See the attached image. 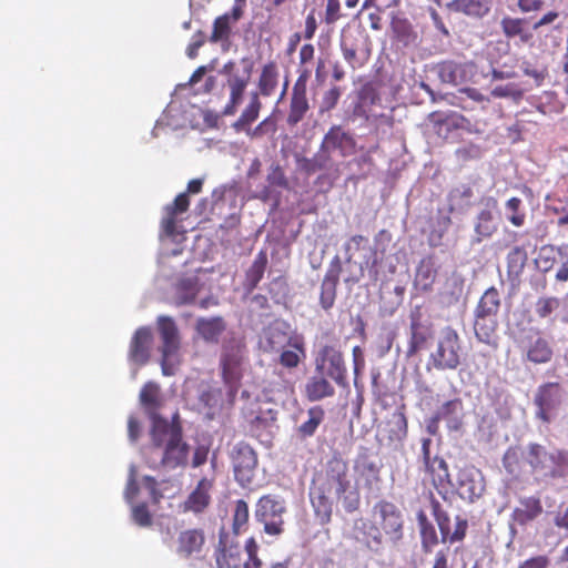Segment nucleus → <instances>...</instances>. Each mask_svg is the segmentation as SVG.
Wrapping results in <instances>:
<instances>
[{
  "label": "nucleus",
  "mask_w": 568,
  "mask_h": 568,
  "mask_svg": "<svg viewBox=\"0 0 568 568\" xmlns=\"http://www.w3.org/2000/svg\"><path fill=\"white\" fill-rule=\"evenodd\" d=\"M140 403L151 420L150 443L143 450L146 465L155 470L185 466L190 447L183 440L179 414L169 422L158 413L162 405L160 386L154 382L145 383L140 392Z\"/></svg>",
  "instance_id": "obj_1"
},
{
  "label": "nucleus",
  "mask_w": 568,
  "mask_h": 568,
  "mask_svg": "<svg viewBox=\"0 0 568 568\" xmlns=\"http://www.w3.org/2000/svg\"><path fill=\"white\" fill-rule=\"evenodd\" d=\"M346 465L339 460H333L324 471L317 473L310 487V499L314 509L315 518L321 525L331 521L333 513V499L343 498V506L346 513L355 510L353 493L349 490Z\"/></svg>",
  "instance_id": "obj_2"
},
{
  "label": "nucleus",
  "mask_w": 568,
  "mask_h": 568,
  "mask_svg": "<svg viewBox=\"0 0 568 568\" xmlns=\"http://www.w3.org/2000/svg\"><path fill=\"white\" fill-rule=\"evenodd\" d=\"M377 525L382 526L392 541H397L403 536V518L398 508L387 501L376 504L372 511V519H362L361 536L357 535V541L373 552H379L383 549V535Z\"/></svg>",
  "instance_id": "obj_3"
},
{
  "label": "nucleus",
  "mask_w": 568,
  "mask_h": 568,
  "mask_svg": "<svg viewBox=\"0 0 568 568\" xmlns=\"http://www.w3.org/2000/svg\"><path fill=\"white\" fill-rule=\"evenodd\" d=\"M521 455L537 481L561 479L568 476V450L529 443Z\"/></svg>",
  "instance_id": "obj_4"
},
{
  "label": "nucleus",
  "mask_w": 568,
  "mask_h": 568,
  "mask_svg": "<svg viewBox=\"0 0 568 568\" xmlns=\"http://www.w3.org/2000/svg\"><path fill=\"white\" fill-rule=\"evenodd\" d=\"M156 329L161 339V368L165 376L175 374L179 364L178 353L181 346V338L176 323L166 315L156 318Z\"/></svg>",
  "instance_id": "obj_5"
},
{
  "label": "nucleus",
  "mask_w": 568,
  "mask_h": 568,
  "mask_svg": "<svg viewBox=\"0 0 568 568\" xmlns=\"http://www.w3.org/2000/svg\"><path fill=\"white\" fill-rule=\"evenodd\" d=\"M462 346L458 334L450 327L442 331L436 349L430 354L428 368L433 365L438 371H454L460 364Z\"/></svg>",
  "instance_id": "obj_6"
},
{
  "label": "nucleus",
  "mask_w": 568,
  "mask_h": 568,
  "mask_svg": "<svg viewBox=\"0 0 568 568\" xmlns=\"http://www.w3.org/2000/svg\"><path fill=\"white\" fill-rule=\"evenodd\" d=\"M286 513L284 500L274 495L262 496L256 504L255 518L264 525V531L271 536L283 532V515Z\"/></svg>",
  "instance_id": "obj_7"
},
{
  "label": "nucleus",
  "mask_w": 568,
  "mask_h": 568,
  "mask_svg": "<svg viewBox=\"0 0 568 568\" xmlns=\"http://www.w3.org/2000/svg\"><path fill=\"white\" fill-rule=\"evenodd\" d=\"M515 342L525 352L526 359L534 364H547L554 356L550 343L532 327L523 329Z\"/></svg>",
  "instance_id": "obj_8"
},
{
  "label": "nucleus",
  "mask_w": 568,
  "mask_h": 568,
  "mask_svg": "<svg viewBox=\"0 0 568 568\" xmlns=\"http://www.w3.org/2000/svg\"><path fill=\"white\" fill-rule=\"evenodd\" d=\"M220 73L226 77L225 85L230 91V98L224 106L223 114L233 115L243 101L245 90L250 83L251 70L248 69L245 73L239 74L236 62L230 60L222 67Z\"/></svg>",
  "instance_id": "obj_9"
},
{
  "label": "nucleus",
  "mask_w": 568,
  "mask_h": 568,
  "mask_svg": "<svg viewBox=\"0 0 568 568\" xmlns=\"http://www.w3.org/2000/svg\"><path fill=\"white\" fill-rule=\"evenodd\" d=\"M244 358V346L232 341L223 345L220 367L224 384L236 390L242 378V363Z\"/></svg>",
  "instance_id": "obj_10"
},
{
  "label": "nucleus",
  "mask_w": 568,
  "mask_h": 568,
  "mask_svg": "<svg viewBox=\"0 0 568 568\" xmlns=\"http://www.w3.org/2000/svg\"><path fill=\"white\" fill-rule=\"evenodd\" d=\"M450 487L456 489L462 499L474 503L485 491V478L475 466H465L457 471Z\"/></svg>",
  "instance_id": "obj_11"
},
{
  "label": "nucleus",
  "mask_w": 568,
  "mask_h": 568,
  "mask_svg": "<svg viewBox=\"0 0 568 568\" xmlns=\"http://www.w3.org/2000/svg\"><path fill=\"white\" fill-rule=\"evenodd\" d=\"M478 203L480 207L474 219V235L470 239L473 246L490 239L497 231V223L494 216L497 210V200L493 196H483Z\"/></svg>",
  "instance_id": "obj_12"
},
{
  "label": "nucleus",
  "mask_w": 568,
  "mask_h": 568,
  "mask_svg": "<svg viewBox=\"0 0 568 568\" xmlns=\"http://www.w3.org/2000/svg\"><path fill=\"white\" fill-rule=\"evenodd\" d=\"M235 480L247 487L253 483L257 457L254 449L246 443H237L231 454Z\"/></svg>",
  "instance_id": "obj_13"
},
{
  "label": "nucleus",
  "mask_w": 568,
  "mask_h": 568,
  "mask_svg": "<svg viewBox=\"0 0 568 568\" xmlns=\"http://www.w3.org/2000/svg\"><path fill=\"white\" fill-rule=\"evenodd\" d=\"M561 404L560 386L558 383H545L540 385L534 397L536 406L535 417L545 424H550L555 412Z\"/></svg>",
  "instance_id": "obj_14"
},
{
  "label": "nucleus",
  "mask_w": 568,
  "mask_h": 568,
  "mask_svg": "<svg viewBox=\"0 0 568 568\" xmlns=\"http://www.w3.org/2000/svg\"><path fill=\"white\" fill-rule=\"evenodd\" d=\"M316 371L346 386V367L342 353L333 346H324L315 361Z\"/></svg>",
  "instance_id": "obj_15"
},
{
  "label": "nucleus",
  "mask_w": 568,
  "mask_h": 568,
  "mask_svg": "<svg viewBox=\"0 0 568 568\" xmlns=\"http://www.w3.org/2000/svg\"><path fill=\"white\" fill-rule=\"evenodd\" d=\"M311 77V70L303 68L300 70L298 78L294 83L290 103V112L286 119L288 125L294 126L301 122L308 111V101L306 97V83Z\"/></svg>",
  "instance_id": "obj_16"
},
{
  "label": "nucleus",
  "mask_w": 568,
  "mask_h": 568,
  "mask_svg": "<svg viewBox=\"0 0 568 568\" xmlns=\"http://www.w3.org/2000/svg\"><path fill=\"white\" fill-rule=\"evenodd\" d=\"M213 487V478L202 477L185 500L180 504V510L184 514H203L212 503L211 491Z\"/></svg>",
  "instance_id": "obj_17"
},
{
  "label": "nucleus",
  "mask_w": 568,
  "mask_h": 568,
  "mask_svg": "<svg viewBox=\"0 0 568 568\" xmlns=\"http://www.w3.org/2000/svg\"><path fill=\"white\" fill-rule=\"evenodd\" d=\"M297 349L305 355L304 343L298 337H292L281 324H274L266 328L264 333V349L266 352L280 353L285 347Z\"/></svg>",
  "instance_id": "obj_18"
},
{
  "label": "nucleus",
  "mask_w": 568,
  "mask_h": 568,
  "mask_svg": "<svg viewBox=\"0 0 568 568\" xmlns=\"http://www.w3.org/2000/svg\"><path fill=\"white\" fill-rule=\"evenodd\" d=\"M321 150L327 154L337 152L342 156H347L355 152V140L341 126H333L325 134Z\"/></svg>",
  "instance_id": "obj_19"
},
{
  "label": "nucleus",
  "mask_w": 568,
  "mask_h": 568,
  "mask_svg": "<svg viewBox=\"0 0 568 568\" xmlns=\"http://www.w3.org/2000/svg\"><path fill=\"white\" fill-rule=\"evenodd\" d=\"M205 545L203 529L190 528L182 530L176 540V554L184 559L197 557Z\"/></svg>",
  "instance_id": "obj_20"
},
{
  "label": "nucleus",
  "mask_w": 568,
  "mask_h": 568,
  "mask_svg": "<svg viewBox=\"0 0 568 568\" xmlns=\"http://www.w3.org/2000/svg\"><path fill=\"white\" fill-rule=\"evenodd\" d=\"M153 334L150 327L142 326L135 331L131 338L129 358L135 364L144 365L150 358Z\"/></svg>",
  "instance_id": "obj_21"
},
{
  "label": "nucleus",
  "mask_w": 568,
  "mask_h": 568,
  "mask_svg": "<svg viewBox=\"0 0 568 568\" xmlns=\"http://www.w3.org/2000/svg\"><path fill=\"white\" fill-rule=\"evenodd\" d=\"M190 206V199L186 193H180L173 201L164 207L165 215L161 221L164 233L173 236L176 232V216L185 213Z\"/></svg>",
  "instance_id": "obj_22"
},
{
  "label": "nucleus",
  "mask_w": 568,
  "mask_h": 568,
  "mask_svg": "<svg viewBox=\"0 0 568 568\" xmlns=\"http://www.w3.org/2000/svg\"><path fill=\"white\" fill-rule=\"evenodd\" d=\"M497 326L498 322L496 316L475 314L474 332L476 338L484 344L491 347H497Z\"/></svg>",
  "instance_id": "obj_23"
},
{
  "label": "nucleus",
  "mask_w": 568,
  "mask_h": 568,
  "mask_svg": "<svg viewBox=\"0 0 568 568\" xmlns=\"http://www.w3.org/2000/svg\"><path fill=\"white\" fill-rule=\"evenodd\" d=\"M476 203L474 189L469 184H460L448 194L450 212L466 213Z\"/></svg>",
  "instance_id": "obj_24"
},
{
  "label": "nucleus",
  "mask_w": 568,
  "mask_h": 568,
  "mask_svg": "<svg viewBox=\"0 0 568 568\" xmlns=\"http://www.w3.org/2000/svg\"><path fill=\"white\" fill-rule=\"evenodd\" d=\"M379 434L390 442L403 439L407 434L405 415L398 409L392 412L388 418L379 425Z\"/></svg>",
  "instance_id": "obj_25"
},
{
  "label": "nucleus",
  "mask_w": 568,
  "mask_h": 568,
  "mask_svg": "<svg viewBox=\"0 0 568 568\" xmlns=\"http://www.w3.org/2000/svg\"><path fill=\"white\" fill-rule=\"evenodd\" d=\"M419 317L418 312L410 314V339L407 349V356L409 357L423 349L432 335L429 326L423 324Z\"/></svg>",
  "instance_id": "obj_26"
},
{
  "label": "nucleus",
  "mask_w": 568,
  "mask_h": 568,
  "mask_svg": "<svg viewBox=\"0 0 568 568\" xmlns=\"http://www.w3.org/2000/svg\"><path fill=\"white\" fill-rule=\"evenodd\" d=\"M278 79H280V71L277 62L274 60H271L266 62L262 69L261 73L257 80V89L258 94L263 97H270L272 95L277 85H278Z\"/></svg>",
  "instance_id": "obj_27"
},
{
  "label": "nucleus",
  "mask_w": 568,
  "mask_h": 568,
  "mask_svg": "<svg viewBox=\"0 0 568 568\" xmlns=\"http://www.w3.org/2000/svg\"><path fill=\"white\" fill-rule=\"evenodd\" d=\"M226 325L222 317H201L196 321L197 334L207 343H217Z\"/></svg>",
  "instance_id": "obj_28"
},
{
  "label": "nucleus",
  "mask_w": 568,
  "mask_h": 568,
  "mask_svg": "<svg viewBox=\"0 0 568 568\" xmlns=\"http://www.w3.org/2000/svg\"><path fill=\"white\" fill-rule=\"evenodd\" d=\"M438 78L443 83L458 85L466 81V67L454 61H444L436 67Z\"/></svg>",
  "instance_id": "obj_29"
},
{
  "label": "nucleus",
  "mask_w": 568,
  "mask_h": 568,
  "mask_svg": "<svg viewBox=\"0 0 568 568\" xmlns=\"http://www.w3.org/2000/svg\"><path fill=\"white\" fill-rule=\"evenodd\" d=\"M437 276L435 263L430 257L423 258L416 270L414 285L422 292L432 290Z\"/></svg>",
  "instance_id": "obj_30"
},
{
  "label": "nucleus",
  "mask_w": 568,
  "mask_h": 568,
  "mask_svg": "<svg viewBox=\"0 0 568 568\" xmlns=\"http://www.w3.org/2000/svg\"><path fill=\"white\" fill-rule=\"evenodd\" d=\"M261 109L262 102L260 100V94L257 92H252L250 94L247 105L244 108L239 119L233 123L234 130L241 132L242 130L247 129V126H251V124L257 120Z\"/></svg>",
  "instance_id": "obj_31"
},
{
  "label": "nucleus",
  "mask_w": 568,
  "mask_h": 568,
  "mask_svg": "<svg viewBox=\"0 0 568 568\" xmlns=\"http://www.w3.org/2000/svg\"><path fill=\"white\" fill-rule=\"evenodd\" d=\"M242 562L241 551L237 546L226 547L224 536H220L216 551V565L219 568H240Z\"/></svg>",
  "instance_id": "obj_32"
},
{
  "label": "nucleus",
  "mask_w": 568,
  "mask_h": 568,
  "mask_svg": "<svg viewBox=\"0 0 568 568\" xmlns=\"http://www.w3.org/2000/svg\"><path fill=\"white\" fill-rule=\"evenodd\" d=\"M463 402L456 397L454 399L445 402L439 406L435 413V420L446 419L449 423V427L457 428L460 424V417L463 415Z\"/></svg>",
  "instance_id": "obj_33"
},
{
  "label": "nucleus",
  "mask_w": 568,
  "mask_h": 568,
  "mask_svg": "<svg viewBox=\"0 0 568 568\" xmlns=\"http://www.w3.org/2000/svg\"><path fill=\"white\" fill-rule=\"evenodd\" d=\"M446 7L453 12L474 18H481L489 11L488 6L483 0H453Z\"/></svg>",
  "instance_id": "obj_34"
},
{
  "label": "nucleus",
  "mask_w": 568,
  "mask_h": 568,
  "mask_svg": "<svg viewBox=\"0 0 568 568\" xmlns=\"http://www.w3.org/2000/svg\"><path fill=\"white\" fill-rule=\"evenodd\" d=\"M417 524L420 532L422 548L424 552L428 554L438 544L436 529L428 520L424 510L417 513Z\"/></svg>",
  "instance_id": "obj_35"
},
{
  "label": "nucleus",
  "mask_w": 568,
  "mask_h": 568,
  "mask_svg": "<svg viewBox=\"0 0 568 568\" xmlns=\"http://www.w3.org/2000/svg\"><path fill=\"white\" fill-rule=\"evenodd\" d=\"M266 266L267 254L265 251H260L245 275V286L248 291H253L261 282Z\"/></svg>",
  "instance_id": "obj_36"
},
{
  "label": "nucleus",
  "mask_w": 568,
  "mask_h": 568,
  "mask_svg": "<svg viewBox=\"0 0 568 568\" xmlns=\"http://www.w3.org/2000/svg\"><path fill=\"white\" fill-rule=\"evenodd\" d=\"M560 305L561 301L556 296H541L536 301L534 312L539 320L554 323V314L559 310Z\"/></svg>",
  "instance_id": "obj_37"
},
{
  "label": "nucleus",
  "mask_w": 568,
  "mask_h": 568,
  "mask_svg": "<svg viewBox=\"0 0 568 568\" xmlns=\"http://www.w3.org/2000/svg\"><path fill=\"white\" fill-rule=\"evenodd\" d=\"M277 418V410L273 408L262 409L261 407L251 413L250 426L251 430L260 436L261 432L271 427Z\"/></svg>",
  "instance_id": "obj_38"
},
{
  "label": "nucleus",
  "mask_w": 568,
  "mask_h": 568,
  "mask_svg": "<svg viewBox=\"0 0 568 568\" xmlns=\"http://www.w3.org/2000/svg\"><path fill=\"white\" fill-rule=\"evenodd\" d=\"M528 260L527 251L523 246L513 247L507 254V273L509 277L518 278Z\"/></svg>",
  "instance_id": "obj_39"
},
{
  "label": "nucleus",
  "mask_w": 568,
  "mask_h": 568,
  "mask_svg": "<svg viewBox=\"0 0 568 568\" xmlns=\"http://www.w3.org/2000/svg\"><path fill=\"white\" fill-rule=\"evenodd\" d=\"M500 307V296L495 287H489L480 297L475 314L497 316Z\"/></svg>",
  "instance_id": "obj_40"
},
{
  "label": "nucleus",
  "mask_w": 568,
  "mask_h": 568,
  "mask_svg": "<svg viewBox=\"0 0 568 568\" xmlns=\"http://www.w3.org/2000/svg\"><path fill=\"white\" fill-rule=\"evenodd\" d=\"M337 282L338 277L333 271L328 272L322 281L320 303L324 310H329L335 302Z\"/></svg>",
  "instance_id": "obj_41"
},
{
  "label": "nucleus",
  "mask_w": 568,
  "mask_h": 568,
  "mask_svg": "<svg viewBox=\"0 0 568 568\" xmlns=\"http://www.w3.org/2000/svg\"><path fill=\"white\" fill-rule=\"evenodd\" d=\"M305 393L311 402H315L333 395L334 388L323 376L313 377L306 384Z\"/></svg>",
  "instance_id": "obj_42"
},
{
  "label": "nucleus",
  "mask_w": 568,
  "mask_h": 568,
  "mask_svg": "<svg viewBox=\"0 0 568 568\" xmlns=\"http://www.w3.org/2000/svg\"><path fill=\"white\" fill-rule=\"evenodd\" d=\"M308 419L302 423L297 428L301 438L311 437L315 434L320 424L324 420V410L321 406L311 407L307 410Z\"/></svg>",
  "instance_id": "obj_43"
},
{
  "label": "nucleus",
  "mask_w": 568,
  "mask_h": 568,
  "mask_svg": "<svg viewBox=\"0 0 568 568\" xmlns=\"http://www.w3.org/2000/svg\"><path fill=\"white\" fill-rule=\"evenodd\" d=\"M524 23L525 20L523 19L505 17L501 20L500 26L504 34L507 38H514L518 36L520 37L523 43H527L532 38V33L524 30Z\"/></svg>",
  "instance_id": "obj_44"
},
{
  "label": "nucleus",
  "mask_w": 568,
  "mask_h": 568,
  "mask_svg": "<svg viewBox=\"0 0 568 568\" xmlns=\"http://www.w3.org/2000/svg\"><path fill=\"white\" fill-rule=\"evenodd\" d=\"M425 469L432 474L436 486H444L446 484L450 486L453 479L448 471V465L443 458L435 456L432 464Z\"/></svg>",
  "instance_id": "obj_45"
},
{
  "label": "nucleus",
  "mask_w": 568,
  "mask_h": 568,
  "mask_svg": "<svg viewBox=\"0 0 568 568\" xmlns=\"http://www.w3.org/2000/svg\"><path fill=\"white\" fill-rule=\"evenodd\" d=\"M232 24L227 16L222 14L215 18L209 41L212 43L227 42L232 33Z\"/></svg>",
  "instance_id": "obj_46"
},
{
  "label": "nucleus",
  "mask_w": 568,
  "mask_h": 568,
  "mask_svg": "<svg viewBox=\"0 0 568 568\" xmlns=\"http://www.w3.org/2000/svg\"><path fill=\"white\" fill-rule=\"evenodd\" d=\"M197 295L196 283L190 278L182 280L176 286L175 304L178 306L192 304Z\"/></svg>",
  "instance_id": "obj_47"
},
{
  "label": "nucleus",
  "mask_w": 568,
  "mask_h": 568,
  "mask_svg": "<svg viewBox=\"0 0 568 568\" xmlns=\"http://www.w3.org/2000/svg\"><path fill=\"white\" fill-rule=\"evenodd\" d=\"M505 215L506 219L517 227H520L525 223L526 214L523 211V201L519 197H510L505 203Z\"/></svg>",
  "instance_id": "obj_48"
},
{
  "label": "nucleus",
  "mask_w": 568,
  "mask_h": 568,
  "mask_svg": "<svg viewBox=\"0 0 568 568\" xmlns=\"http://www.w3.org/2000/svg\"><path fill=\"white\" fill-rule=\"evenodd\" d=\"M248 505L245 500L239 499L235 501L232 529L235 535H239L248 523Z\"/></svg>",
  "instance_id": "obj_49"
},
{
  "label": "nucleus",
  "mask_w": 568,
  "mask_h": 568,
  "mask_svg": "<svg viewBox=\"0 0 568 568\" xmlns=\"http://www.w3.org/2000/svg\"><path fill=\"white\" fill-rule=\"evenodd\" d=\"M328 154L327 152H321L316 153L311 159H304L301 162V170L306 173L307 175H312L318 171H322L327 168L328 164Z\"/></svg>",
  "instance_id": "obj_50"
},
{
  "label": "nucleus",
  "mask_w": 568,
  "mask_h": 568,
  "mask_svg": "<svg viewBox=\"0 0 568 568\" xmlns=\"http://www.w3.org/2000/svg\"><path fill=\"white\" fill-rule=\"evenodd\" d=\"M536 267L547 273L552 270L556 264L555 245H545L539 250L538 256L535 258Z\"/></svg>",
  "instance_id": "obj_51"
},
{
  "label": "nucleus",
  "mask_w": 568,
  "mask_h": 568,
  "mask_svg": "<svg viewBox=\"0 0 568 568\" xmlns=\"http://www.w3.org/2000/svg\"><path fill=\"white\" fill-rule=\"evenodd\" d=\"M430 504H432L433 514H434L437 525L439 527V531L442 535V541L446 542L449 537L450 518L442 509V506L438 500H436L432 497Z\"/></svg>",
  "instance_id": "obj_52"
},
{
  "label": "nucleus",
  "mask_w": 568,
  "mask_h": 568,
  "mask_svg": "<svg viewBox=\"0 0 568 568\" xmlns=\"http://www.w3.org/2000/svg\"><path fill=\"white\" fill-rule=\"evenodd\" d=\"M556 263L560 266L556 273V280L558 282L568 281V244H561L555 246Z\"/></svg>",
  "instance_id": "obj_53"
},
{
  "label": "nucleus",
  "mask_w": 568,
  "mask_h": 568,
  "mask_svg": "<svg viewBox=\"0 0 568 568\" xmlns=\"http://www.w3.org/2000/svg\"><path fill=\"white\" fill-rule=\"evenodd\" d=\"M520 449L517 446H510L505 452L501 463L509 475H515L519 469Z\"/></svg>",
  "instance_id": "obj_54"
},
{
  "label": "nucleus",
  "mask_w": 568,
  "mask_h": 568,
  "mask_svg": "<svg viewBox=\"0 0 568 568\" xmlns=\"http://www.w3.org/2000/svg\"><path fill=\"white\" fill-rule=\"evenodd\" d=\"M341 48L344 57L351 61L355 58L354 34L352 24H346L341 32Z\"/></svg>",
  "instance_id": "obj_55"
},
{
  "label": "nucleus",
  "mask_w": 568,
  "mask_h": 568,
  "mask_svg": "<svg viewBox=\"0 0 568 568\" xmlns=\"http://www.w3.org/2000/svg\"><path fill=\"white\" fill-rule=\"evenodd\" d=\"M131 516L133 521L140 527H150L152 525V515L145 503L133 506Z\"/></svg>",
  "instance_id": "obj_56"
},
{
  "label": "nucleus",
  "mask_w": 568,
  "mask_h": 568,
  "mask_svg": "<svg viewBox=\"0 0 568 568\" xmlns=\"http://www.w3.org/2000/svg\"><path fill=\"white\" fill-rule=\"evenodd\" d=\"M280 364L285 368H295L305 357L297 349H283L280 352Z\"/></svg>",
  "instance_id": "obj_57"
},
{
  "label": "nucleus",
  "mask_w": 568,
  "mask_h": 568,
  "mask_svg": "<svg viewBox=\"0 0 568 568\" xmlns=\"http://www.w3.org/2000/svg\"><path fill=\"white\" fill-rule=\"evenodd\" d=\"M520 508L532 516L535 519L541 515L542 505L538 497L529 496L519 499Z\"/></svg>",
  "instance_id": "obj_58"
},
{
  "label": "nucleus",
  "mask_w": 568,
  "mask_h": 568,
  "mask_svg": "<svg viewBox=\"0 0 568 568\" xmlns=\"http://www.w3.org/2000/svg\"><path fill=\"white\" fill-rule=\"evenodd\" d=\"M447 286L452 287L449 293H444V296H447V303H457L463 295V281L458 276H453L448 280Z\"/></svg>",
  "instance_id": "obj_59"
},
{
  "label": "nucleus",
  "mask_w": 568,
  "mask_h": 568,
  "mask_svg": "<svg viewBox=\"0 0 568 568\" xmlns=\"http://www.w3.org/2000/svg\"><path fill=\"white\" fill-rule=\"evenodd\" d=\"M243 131L251 139H256V138L263 136L264 134H266L270 131H274V123H273L272 119L268 116V118L264 119L254 129H251V126H247V129H244Z\"/></svg>",
  "instance_id": "obj_60"
},
{
  "label": "nucleus",
  "mask_w": 568,
  "mask_h": 568,
  "mask_svg": "<svg viewBox=\"0 0 568 568\" xmlns=\"http://www.w3.org/2000/svg\"><path fill=\"white\" fill-rule=\"evenodd\" d=\"M342 88L341 87H333L331 88L322 99V109L329 111L337 104L341 95H342Z\"/></svg>",
  "instance_id": "obj_61"
},
{
  "label": "nucleus",
  "mask_w": 568,
  "mask_h": 568,
  "mask_svg": "<svg viewBox=\"0 0 568 568\" xmlns=\"http://www.w3.org/2000/svg\"><path fill=\"white\" fill-rule=\"evenodd\" d=\"M468 527L467 520L465 518H462L460 516H456L455 518V529L452 531L449 529V537L447 541L449 542H456L464 539L466 535V529Z\"/></svg>",
  "instance_id": "obj_62"
},
{
  "label": "nucleus",
  "mask_w": 568,
  "mask_h": 568,
  "mask_svg": "<svg viewBox=\"0 0 568 568\" xmlns=\"http://www.w3.org/2000/svg\"><path fill=\"white\" fill-rule=\"evenodd\" d=\"M376 263H377V255H376V253L375 252H369V255H368L365 264H361V266H359L362 275H364L365 272H367V275H368L369 280L371 281H376L377 276H378V271H377V267H376Z\"/></svg>",
  "instance_id": "obj_63"
},
{
  "label": "nucleus",
  "mask_w": 568,
  "mask_h": 568,
  "mask_svg": "<svg viewBox=\"0 0 568 568\" xmlns=\"http://www.w3.org/2000/svg\"><path fill=\"white\" fill-rule=\"evenodd\" d=\"M205 43V33L203 31H197L192 41L189 43L186 48V54L190 59H195L199 54L200 48Z\"/></svg>",
  "instance_id": "obj_64"
}]
</instances>
